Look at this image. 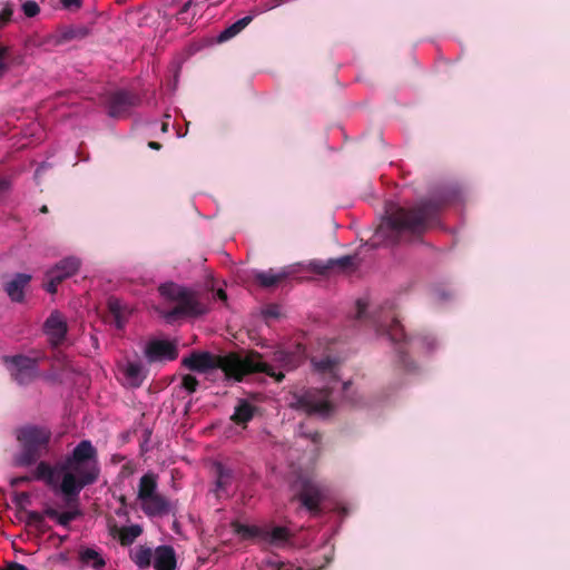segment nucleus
I'll return each instance as SVG.
<instances>
[{
	"label": "nucleus",
	"instance_id": "nucleus-1",
	"mask_svg": "<svg viewBox=\"0 0 570 570\" xmlns=\"http://www.w3.org/2000/svg\"><path fill=\"white\" fill-rule=\"evenodd\" d=\"M443 205L444 202L438 198L422 199L410 207L389 204L385 217L375 232L373 245L381 242L396 244L420 237L436 223Z\"/></svg>",
	"mask_w": 570,
	"mask_h": 570
},
{
	"label": "nucleus",
	"instance_id": "nucleus-2",
	"mask_svg": "<svg viewBox=\"0 0 570 570\" xmlns=\"http://www.w3.org/2000/svg\"><path fill=\"white\" fill-rule=\"evenodd\" d=\"M181 365L190 371L199 373H209L220 370L227 380L237 382L253 373H265L281 383L284 380L282 373H275L273 367L262 361V354L256 351H249L245 356L230 352L225 355H217L209 352H191L181 361Z\"/></svg>",
	"mask_w": 570,
	"mask_h": 570
},
{
	"label": "nucleus",
	"instance_id": "nucleus-3",
	"mask_svg": "<svg viewBox=\"0 0 570 570\" xmlns=\"http://www.w3.org/2000/svg\"><path fill=\"white\" fill-rule=\"evenodd\" d=\"M63 472L60 490L70 504L77 501L80 491L94 484L100 473L98 453L89 440L80 441L61 464Z\"/></svg>",
	"mask_w": 570,
	"mask_h": 570
},
{
	"label": "nucleus",
	"instance_id": "nucleus-4",
	"mask_svg": "<svg viewBox=\"0 0 570 570\" xmlns=\"http://www.w3.org/2000/svg\"><path fill=\"white\" fill-rule=\"evenodd\" d=\"M17 440L21 452L16 456V464L29 466L36 463L47 451L51 439V431L45 426L26 425L17 430Z\"/></svg>",
	"mask_w": 570,
	"mask_h": 570
},
{
	"label": "nucleus",
	"instance_id": "nucleus-5",
	"mask_svg": "<svg viewBox=\"0 0 570 570\" xmlns=\"http://www.w3.org/2000/svg\"><path fill=\"white\" fill-rule=\"evenodd\" d=\"M289 406L308 415L317 414L321 416L328 415L333 410L327 389H307L294 392Z\"/></svg>",
	"mask_w": 570,
	"mask_h": 570
},
{
	"label": "nucleus",
	"instance_id": "nucleus-6",
	"mask_svg": "<svg viewBox=\"0 0 570 570\" xmlns=\"http://www.w3.org/2000/svg\"><path fill=\"white\" fill-rule=\"evenodd\" d=\"M2 362L7 366L11 379L21 386L31 384L39 376L38 358L21 354L6 355L2 357Z\"/></svg>",
	"mask_w": 570,
	"mask_h": 570
},
{
	"label": "nucleus",
	"instance_id": "nucleus-7",
	"mask_svg": "<svg viewBox=\"0 0 570 570\" xmlns=\"http://www.w3.org/2000/svg\"><path fill=\"white\" fill-rule=\"evenodd\" d=\"M140 102L141 99L137 94L125 89L109 92L105 100L108 115L112 118L127 117Z\"/></svg>",
	"mask_w": 570,
	"mask_h": 570
},
{
	"label": "nucleus",
	"instance_id": "nucleus-8",
	"mask_svg": "<svg viewBox=\"0 0 570 570\" xmlns=\"http://www.w3.org/2000/svg\"><path fill=\"white\" fill-rule=\"evenodd\" d=\"M209 296L207 293L180 287V318H196L209 311Z\"/></svg>",
	"mask_w": 570,
	"mask_h": 570
},
{
	"label": "nucleus",
	"instance_id": "nucleus-9",
	"mask_svg": "<svg viewBox=\"0 0 570 570\" xmlns=\"http://www.w3.org/2000/svg\"><path fill=\"white\" fill-rule=\"evenodd\" d=\"M294 488L296 490L294 498L297 499L303 507L313 513L320 511L323 495L315 482L301 478L295 482Z\"/></svg>",
	"mask_w": 570,
	"mask_h": 570
},
{
	"label": "nucleus",
	"instance_id": "nucleus-10",
	"mask_svg": "<svg viewBox=\"0 0 570 570\" xmlns=\"http://www.w3.org/2000/svg\"><path fill=\"white\" fill-rule=\"evenodd\" d=\"M158 292L164 303L173 304L167 311L165 307L155 306L156 312L167 322L174 323L178 320V287L175 283H164L158 287Z\"/></svg>",
	"mask_w": 570,
	"mask_h": 570
},
{
	"label": "nucleus",
	"instance_id": "nucleus-11",
	"mask_svg": "<svg viewBox=\"0 0 570 570\" xmlns=\"http://www.w3.org/2000/svg\"><path fill=\"white\" fill-rule=\"evenodd\" d=\"M43 333L48 337L51 346L57 347L62 344L68 332V324L59 311H52L42 326Z\"/></svg>",
	"mask_w": 570,
	"mask_h": 570
},
{
	"label": "nucleus",
	"instance_id": "nucleus-12",
	"mask_svg": "<svg viewBox=\"0 0 570 570\" xmlns=\"http://www.w3.org/2000/svg\"><path fill=\"white\" fill-rule=\"evenodd\" d=\"M262 361L265 363V361L262 358ZM304 361L303 352L298 348L295 352H288L284 350H278L273 353L272 362L273 364H269L266 362L267 365L273 367V371L277 373H282L284 376V371H293L297 368Z\"/></svg>",
	"mask_w": 570,
	"mask_h": 570
},
{
	"label": "nucleus",
	"instance_id": "nucleus-13",
	"mask_svg": "<svg viewBox=\"0 0 570 570\" xmlns=\"http://www.w3.org/2000/svg\"><path fill=\"white\" fill-rule=\"evenodd\" d=\"M145 354L150 363L174 361L177 356V348L175 342L167 340H153L147 344Z\"/></svg>",
	"mask_w": 570,
	"mask_h": 570
},
{
	"label": "nucleus",
	"instance_id": "nucleus-14",
	"mask_svg": "<svg viewBox=\"0 0 570 570\" xmlns=\"http://www.w3.org/2000/svg\"><path fill=\"white\" fill-rule=\"evenodd\" d=\"M31 281L28 274L19 273L4 285V291L12 302L21 303L24 299V288Z\"/></svg>",
	"mask_w": 570,
	"mask_h": 570
},
{
	"label": "nucleus",
	"instance_id": "nucleus-15",
	"mask_svg": "<svg viewBox=\"0 0 570 570\" xmlns=\"http://www.w3.org/2000/svg\"><path fill=\"white\" fill-rule=\"evenodd\" d=\"M176 553L173 547L159 546L155 550L154 568L156 570H175Z\"/></svg>",
	"mask_w": 570,
	"mask_h": 570
},
{
	"label": "nucleus",
	"instance_id": "nucleus-16",
	"mask_svg": "<svg viewBox=\"0 0 570 570\" xmlns=\"http://www.w3.org/2000/svg\"><path fill=\"white\" fill-rule=\"evenodd\" d=\"M256 411V406L249 403L247 400H239L235 406V411L230 416V420L237 425H246L253 417Z\"/></svg>",
	"mask_w": 570,
	"mask_h": 570
},
{
	"label": "nucleus",
	"instance_id": "nucleus-17",
	"mask_svg": "<svg viewBox=\"0 0 570 570\" xmlns=\"http://www.w3.org/2000/svg\"><path fill=\"white\" fill-rule=\"evenodd\" d=\"M288 276V273L286 271H281L278 273H275L273 269L266 271V272H257L254 275L255 282L264 287H275L281 282H283Z\"/></svg>",
	"mask_w": 570,
	"mask_h": 570
},
{
	"label": "nucleus",
	"instance_id": "nucleus-18",
	"mask_svg": "<svg viewBox=\"0 0 570 570\" xmlns=\"http://www.w3.org/2000/svg\"><path fill=\"white\" fill-rule=\"evenodd\" d=\"M377 333L381 335H386L393 343H401L406 337L403 326L395 317L392 318L390 324L385 325L380 323L377 325Z\"/></svg>",
	"mask_w": 570,
	"mask_h": 570
},
{
	"label": "nucleus",
	"instance_id": "nucleus-19",
	"mask_svg": "<svg viewBox=\"0 0 570 570\" xmlns=\"http://www.w3.org/2000/svg\"><path fill=\"white\" fill-rule=\"evenodd\" d=\"M233 531L238 534L243 540H262L265 534V529L257 525L243 524L239 521L230 523Z\"/></svg>",
	"mask_w": 570,
	"mask_h": 570
},
{
	"label": "nucleus",
	"instance_id": "nucleus-20",
	"mask_svg": "<svg viewBox=\"0 0 570 570\" xmlns=\"http://www.w3.org/2000/svg\"><path fill=\"white\" fill-rule=\"evenodd\" d=\"M141 508L147 515H160L168 509L167 501L159 494L141 500Z\"/></svg>",
	"mask_w": 570,
	"mask_h": 570
},
{
	"label": "nucleus",
	"instance_id": "nucleus-21",
	"mask_svg": "<svg viewBox=\"0 0 570 570\" xmlns=\"http://www.w3.org/2000/svg\"><path fill=\"white\" fill-rule=\"evenodd\" d=\"M213 473L216 478V494L220 495L222 491H225L226 488L230 484L232 481V471L227 469L219 462H215L213 464Z\"/></svg>",
	"mask_w": 570,
	"mask_h": 570
},
{
	"label": "nucleus",
	"instance_id": "nucleus-22",
	"mask_svg": "<svg viewBox=\"0 0 570 570\" xmlns=\"http://www.w3.org/2000/svg\"><path fill=\"white\" fill-rule=\"evenodd\" d=\"M21 62L22 57H12L10 47L0 43V80L9 71L12 65H20Z\"/></svg>",
	"mask_w": 570,
	"mask_h": 570
},
{
	"label": "nucleus",
	"instance_id": "nucleus-23",
	"mask_svg": "<svg viewBox=\"0 0 570 570\" xmlns=\"http://www.w3.org/2000/svg\"><path fill=\"white\" fill-rule=\"evenodd\" d=\"M131 561L139 568L146 569L151 564L153 550L151 548L139 546L130 551Z\"/></svg>",
	"mask_w": 570,
	"mask_h": 570
},
{
	"label": "nucleus",
	"instance_id": "nucleus-24",
	"mask_svg": "<svg viewBox=\"0 0 570 570\" xmlns=\"http://www.w3.org/2000/svg\"><path fill=\"white\" fill-rule=\"evenodd\" d=\"M253 20L252 16H246L237 21H235L233 24L227 27L225 30H223L218 36V41L224 42L227 41L235 36H237L242 30H244Z\"/></svg>",
	"mask_w": 570,
	"mask_h": 570
},
{
	"label": "nucleus",
	"instance_id": "nucleus-25",
	"mask_svg": "<svg viewBox=\"0 0 570 570\" xmlns=\"http://www.w3.org/2000/svg\"><path fill=\"white\" fill-rule=\"evenodd\" d=\"M157 482L154 474L147 473L140 478L138 488V499L141 501L146 498L156 495Z\"/></svg>",
	"mask_w": 570,
	"mask_h": 570
},
{
	"label": "nucleus",
	"instance_id": "nucleus-26",
	"mask_svg": "<svg viewBox=\"0 0 570 570\" xmlns=\"http://www.w3.org/2000/svg\"><path fill=\"white\" fill-rule=\"evenodd\" d=\"M125 375L132 386H140L145 375L144 366L137 362H129L125 367Z\"/></svg>",
	"mask_w": 570,
	"mask_h": 570
},
{
	"label": "nucleus",
	"instance_id": "nucleus-27",
	"mask_svg": "<svg viewBox=\"0 0 570 570\" xmlns=\"http://www.w3.org/2000/svg\"><path fill=\"white\" fill-rule=\"evenodd\" d=\"M312 364L315 368V371H317L318 373L321 374H328V375H332V376H335L336 375V371H337V367H338V362L336 358H333V357H330V356H326V357H323V358H313L312 360Z\"/></svg>",
	"mask_w": 570,
	"mask_h": 570
},
{
	"label": "nucleus",
	"instance_id": "nucleus-28",
	"mask_svg": "<svg viewBox=\"0 0 570 570\" xmlns=\"http://www.w3.org/2000/svg\"><path fill=\"white\" fill-rule=\"evenodd\" d=\"M46 517L50 519L57 520V522L62 527H68L69 523L75 520L80 513L79 511H66L59 513L56 509L48 507L43 510Z\"/></svg>",
	"mask_w": 570,
	"mask_h": 570
},
{
	"label": "nucleus",
	"instance_id": "nucleus-29",
	"mask_svg": "<svg viewBox=\"0 0 570 570\" xmlns=\"http://www.w3.org/2000/svg\"><path fill=\"white\" fill-rule=\"evenodd\" d=\"M118 532L120 544L128 547L142 533V528L139 524H131L120 528Z\"/></svg>",
	"mask_w": 570,
	"mask_h": 570
},
{
	"label": "nucleus",
	"instance_id": "nucleus-30",
	"mask_svg": "<svg viewBox=\"0 0 570 570\" xmlns=\"http://www.w3.org/2000/svg\"><path fill=\"white\" fill-rule=\"evenodd\" d=\"M330 266L332 272L340 271L346 272L356 268V256L346 255L338 258H330Z\"/></svg>",
	"mask_w": 570,
	"mask_h": 570
},
{
	"label": "nucleus",
	"instance_id": "nucleus-31",
	"mask_svg": "<svg viewBox=\"0 0 570 570\" xmlns=\"http://www.w3.org/2000/svg\"><path fill=\"white\" fill-rule=\"evenodd\" d=\"M79 559L83 563L92 562V567L95 569H100L105 567L106 561L104 558L94 549L87 548L85 550H81L79 553Z\"/></svg>",
	"mask_w": 570,
	"mask_h": 570
},
{
	"label": "nucleus",
	"instance_id": "nucleus-32",
	"mask_svg": "<svg viewBox=\"0 0 570 570\" xmlns=\"http://www.w3.org/2000/svg\"><path fill=\"white\" fill-rule=\"evenodd\" d=\"M289 538V532L284 527H275L272 531L265 529V534L263 535V541L271 543H279L285 542Z\"/></svg>",
	"mask_w": 570,
	"mask_h": 570
},
{
	"label": "nucleus",
	"instance_id": "nucleus-33",
	"mask_svg": "<svg viewBox=\"0 0 570 570\" xmlns=\"http://www.w3.org/2000/svg\"><path fill=\"white\" fill-rule=\"evenodd\" d=\"M55 267L62 272L63 276H67L68 278L78 272L80 261L76 257H67L60 261Z\"/></svg>",
	"mask_w": 570,
	"mask_h": 570
},
{
	"label": "nucleus",
	"instance_id": "nucleus-34",
	"mask_svg": "<svg viewBox=\"0 0 570 570\" xmlns=\"http://www.w3.org/2000/svg\"><path fill=\"white\" fill-rule=\"evenodd\" d=\"M35 478L37 480H45L48 483H51L53 478V469L49 463L41 461L36 468Z\"/></svg>",
	"mask_w": 570,
	"mask_h": 570
},
{
	"label": "nucleus",
	"instance_id": "nucleus-35",
	"mask_svg": "<svg viewBox=\"0 0 570 570\" xmlns=\"http://www.w3.org/2000/svg\"><path fill=\"white\" fill-rule=\"evenodd\" d=\"M308 269L311 272H314L318 275H330L332 273L331 266H330V259L322 261V259H313L308 263Z\"/></svg>",
	"mask_w": 570,
	"mask_h": 570
},
{
	"label": "nucleus",
	"instance_id": "nucleus-36",
	"mask_svg": "<svg viewBox=\"0 0 570 570\" xmlns=\"http://www.w3.org/2000/svg\"><path fill=\"white\" fill-rule=\"evenodd\" d=\"M23 14L27 18H35L40 13L39 4L33 0H27L21 4Z\"/></svg>",
	"mask_w": 570,
	"mask_h": 570
},
{
	"label": "nucleus",
	"instance_id": "nucleus-37",
	"mask_svg": "<svg viewBox=\"0 0 570 570\" xmlns=\"http://www.w3.org/2000/svg\"><path fill=\"white\" fill-rule=\"evenodd\" d=\"M13 16V4L10 2H7L4 7L0 11V28H3L7 26L11 20Z\"/></svg>",
	"mask_w": 570,
	"mask_h": 570
},
{
	"label": "nucleus",
	"instance_id": "nucleus-38",
	"mask_svg": "<svg viewBox=\"0 0 570 570\" xmlns=\"http://www.w3.org/2000/svg\"><path fill=\"white\" fill-rule=\"evenodd\" d=\"M197 386H198V381L194 375L186 374L181 377L180 387H184L189 393L195 392Z\"/></svg>",
	"mask_w": 570,
	"mask_h": 570
},
{
	"label": "nucleus",
	"instance_id": "nucleus-39",
	"mask_svg": "<svg viewBox=\"0 0 570 570\" xmlns=\"http://www.w3.org/2000/svg\"><path fill=\"white\" fill-rule=\"evenodd\" d=\"M75 37H77V33L75 30L70 29L66 32L62 33L61 38H58L56 36H51L48 38L47 42L49 43H53V45H60L62 43L63 41H67V40H71L73 39Z\"/></svg>",
	"mask_w": 570,
	"mask_h": 570
},
{
	"label": "nucleus",
	"instance_id": "nucleus-40",
	"mask_svg": "<svg viewBox=\"0 0 570 570\" xmlns=\"http://www.w3.org/2000/svg\"><path fill=\"white\" fill-rule=\"evenodd\" d=\"M108 308L111 312V314L115 316L118 326H120V316H121V306L118 299L110 298L108 301Z\"/></svg>",
	"mask_w": 570,
	"mask_h": 570
},
{
	"label": "nucleus",
	"instance_id": "nucleus-41",
	"mask_svg": "<svg viewBox=\"0 0 570 570\" xmlns=\"http://www.w3.org/2000/svg\"><path fill=\"white\" fill-rule=\"evenodd\" d=\"M397 354H399V362L402 364V366L406 371H412L414 368L413 362H411L407 358V354H406L405 350L403 348V346H400L397 348Z\"/></svg>",
	"mask_w": 570,
	"mask_h": 570
},
{
	"label": "nucleus",
	"instance_id": "nucleus-42",
	"mask_svg": "<svg viewBox=\"0 0 570 570\" xmlns=\"http://www.w3.org/2000/svg\"><path fill=\"white\" fill-rule=\"evenodd\" d=\"M66 278L67 276H63V273L56 267L51 268L46 274V279H52L58 285L62 283Z\"/></svg>",
	"mask_w": 570,
	"mask_h": 570
},
{
	"label": "nucleus",
	"instance_id": "nucleus-43",
	"mask_svg": "<svg viewBox=\"0 0 570 570\" xmlns=\"http://www.w3.org/2000/svg\"><path fill=\"white\" fill-rule=\"evenodd\" d=\"M43 517H45V513L41 514L38 511H28L27 512L26 524L28 527H33L35 528L37 523H40V520L43 519Z\"/></svg>",
	"mask_w": 570,
	"mask_h": 570
},
{
	"label": "nucleus",
	"instance_id": "nucleus-44",
	"mask_svg": "<svg viewBox=\"0 0 570 570\" xmlns=\"http://www.w3.org/2000/svg\"><path fill=\"white\" fill-rule=\"evenodd\" d=\"M13 502L17 507L21 508L23 504L30 502V495L28 492H17L14 493Z\"/></svg>",
	"mask_w": 570,
	"mask_h": 570
},
{
	"label": "nucleus",
	"instance_id": "nucleus-45",
	"mask_svg": "<svg viewBox=\"0 0 570 570\" xmlns=\"http://www.w3.org/2000/svg\"><path fill=\"white\" fill-rule=\"evenodd\" d=\"M303 435L314 444H320L322 442V434L318 431L304 432Z\"/></svg>",
	"mask_w": 570,
	"mask_h": 570
},
{
	"label": "nucleus",
	"instance_id": "nucleus-46",
	"mask_svg": "<svg viewBox=\"0 0 570 570\" xmlns=\"http://www.w3.org/2000/svg\"><path fill=\"white\" fill-rule=\"evenodd\" d=\"M11 188V180L9 178H0V197L7 194Z\"/></svg>",
	"mask_w": 570,
	"mask_h": 570
},
{
	"label": "nucleus",
	"instance_id": "nucleus-47",
	"mask_svg": "<svg viewBox=\"0 0 570 570\" xmlns=\"http://www.w3.org/2000/svg\"><path fill=\"white\" fill-rule=\"evenodd\" d=\"M356 308H357V312H356V317L358 320H361L366 311V304L363 303L361 299H358L356 302Z\"/></svg>",
	"mask_w": 570,
	"mask_h": 570
},
{
	"label": "nucleus",
	"instance_id": "nucleus-48",
	"mask_svg": "<svg viewBox=\"0 0 570 570\" xmlns=\"http://www.w3.org/2000/svg\"><path fill=\"white\" fill-rule=\"evenodd\" d=\"M45 288L48 293L55 294L57 293L58 284L55 283L52 279H47Z\"/></svg>",
	"mask_w": 570,
	"mask_h": 570
},
{
	"label": "nucleus",
	"instance_id": "nucleus-49",
	"mask_svg": "<svg viewBox=\"0 0 570 570\" xmlns=\"http://www.w3.org/2000/svg\"><path fill=\"white\" fill-rule=\"evenodd\" d=\"M2 570H28V568L18 562H10Z\"/></svg>",
	"mask_w": 570,
	"mask_h": 570
},
{
	"label": "nucleus",
	"instance_id": "nucleus-50",
	"mask_svg": "<svg viewBox=\"0 0 570 570\" xmlns=\"http://www.w3.org/2000/svg\"><path fill=\"white\" fill-rule=\"evenodd\" d=\"M47 164H41L35 171V179L39 183L41 175L49 168Z\"/></svg>",
	"mask_w": 570,
	"mask_h": 570
},
{
	"label": "nucleus",
	"instance_id": "nucleus-51",
	"mask_svg": "<svg viewBox=\"0 0 570 570\" xmlns=\"http://www.w3.org/2000/svg\"><path fill=\"white\" fill-rule=\"evenodd\" d=\"M28 481H30V478L27 476V475H24V476H17V478L11 479L10 484H11V487L14 488V487H18L21 483L28 482Z\"/></svg>",
	"mask_w": 570,
	"mask_h": 570
},
{
	"label": "nucleus",
	"instance_id": "nucleus-52",
	"mask_svg": "<svg viewBox=\"0 0 570 570\" xmlns=\"http://www.w3.org/2000/svg\"><path fill=\"white\" fill-rule=\"evenodd\" d=\"M35 529L40 533L43 534L49 530V525L45 522V518L40 520V523H37Z\"/></svg>",
	"mask_w": 570,
	"mask_h": 570
},
{
	"label": "nucleus",
	"instance_id": "nucleus-53",
	"mask_svg": "<svg viewBox=\"0 0 570 570\" xmlns=\"http://www.w3.org/2000/svg\"><path fill=\"white\" fill-rule=\"evenodd\" d=\"M215 297L224 303L227 302V293L223 288L217 289Z\"/></svg>",
	"mask_w": 570,
	"mask_h": 570
},
{
	"label": "nucleus",
	"instance_id": "nucleus-54",
	"mask_svg": "<svg viewBox=\"0 0 570 570\" xmlns=\"http://www.w3.org/2000/svg\"><path fill=\"white\" fill-rule=\"evenodd\" d=\"M82 0H61L65 7H80Z\"/></svg>",
	"mask_w": 570,
	"mask_h": 570
},
{
	"label": "nucleus",
	"instance_id": "nucleus-55",
	"mask_svg": "<svg viewBox=\"0 0 570 570\" xmlns=\"http://www.w3.org/2000/svg\"><path fill=\"white\" fill-rule=\"evenodd\" d=\"M148 147L155 150H159L161 148V145L157 141H149Z\"/></svg>",
	"mask_w": 570,
	"mask_h": 570
},
{
	"label": "nucleus",
	"instance_id": "nucleus-56",
	"mask_svg": "<svg viewBox=\"0 0 570 570\" xmlns=\"http://www.w3.org/2000/svg\"><path fill=\"white\" fill-rule=\"evenodd\" d=\"M188 7H189V2L185 3V4L179 9L180 14H181V13H184V12H186V11H187V9H188Z\"/></svg>",
	"mask_w": 570,
	"mask_h": 570
},
{
	"label": "nucleus",
	"instance_id": "nucleus-57",
	"mask_svg": "<svg viewBox=\"0 0 570 570\" xmlns=\"http://www.w3.org/2000/svg\"><path fill=\"white\" fill-rule=\"evenodd\" d=\"M39 210H40V213H42V214H47V213L49 212V209H48V206H47V205H42V206L40 207V209H39Z\"/></svg>",
	"mask_w": 570,
	"mask_h": 570
},
{
	"label": "nucleus",
	"instance_id": "nucleus-58",
	"mask_svg": "<svg viewBox=\"0 0 570 570\" xmlns=\"http://www.w3.org/2000/svg\"><path fill=\"white\" fill-rule=\"evenodd\" d=\"M173 530L178 533V520H174L173 522Z\"/></svg>",
	"mask_w": 570,
	"mask_h": 570
},
{
	"label": "nucleus",
	"instance_id": "nucleus-59",
	"mask_svg": "<svg viewBox=\"0 0 570 570\" xmlns=\"http://www.w3.org/2000/svg\"><path fill=\"white\" fill-rule=\"evenodd\" d=\"M177 78H178V69H174L173 70V79L175 82H176Z\"/></svg>",
	"mask_w": 570,
	"mask_h": 570
},
{
	"label": "nucleus",
	"instance_id": "nucleus-60",
	"mask_svg": "<svg viewBox=\"0 0 570 570\" xmlns=\"http://www.w3.org/2000/svg\"><path fill=\"white\" fill-rule=\"evenodd\" d=\"M167 129H168V124L167 122H163L161 124V131L165 132V131H167Z\"/></svg>",
	"mask_w": 570,
	"mask_h": 570
},
{
	"label": "nucleus",
	"instance_id": "nucleus-61",
	"mask_svg": "<svg viewBox=\"0 0 570 570\" xmlns=\"http://www.w3.org/2000/svg\"><path fill=\"white\" fill-rule=\"evenodd\" d=\"M348 384H350V383H344V390H345V391L347 390Z\"/></svg>",
	"mask_w": 570,
	"mask_h": 570
},
{
	"label": "nucleus",
	"instance_id": "nucleus-62",
	"mask_svg": "<svg viewBox=\"0 0 570 570\" xmlns=\"http://www.w3.org/2000/svg\"><path fill=\"white\" fill-rule=\"evenodd\" d=\"M277 4L283 2L284 0H274Z\"/></svg>",
	"mask_w": 570,
	"mask_h": 570
},
{
	"label": "nucleus",
	"instance_id": "nucleus-63",
	"mask_svg": "<svg viewBox=\"0 0 570 570\" xmlns=\"http://www.w3.org/2000/svg\"><path fill=\"white\" fill-rule=\"evenodd\" d=\"M173 128L177 129L176 121L173 124Z\"/></svg>",
	"mask_w": 570,
	"mask_h": 570
}]
</instances>
